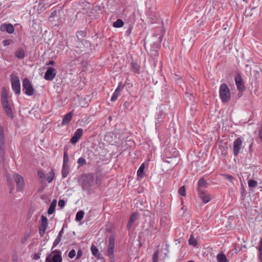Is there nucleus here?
<instances>
[{
    "label": "nucleus",
    "mask_w": 262,
    "mask_h": 262,
    "mask_svg": "<svg viewBox=\"0 0 262 262\" xmlns=\"http://www.w3.org/2000/svg\"><path fill=\"white\" fill-rule=\"evenodd\" d=\"M94 178V174L92 173L84 174L82 176L81 185L84 190H88L93 185Z\"/></svg>",
    "instance_id": "obj_1"
},
{
    "label": "nucleus",
    "mask_w": 262,
    "mask_h": 262,
    "mask_svg": "<svg viewBox=\"0 0 262 262\" xmlns=\"http://www.w3.org/2000/svg\"><path fill=\"white\" fill-rule=\"evenodd\" d=\"M219 95L223 103L228 102L231 97L230 90L226 83H222L220 87Z\"/></svg>",
    "instance_id": "obj_2"
},
{
    "label": "nucleus",
    "mask_w": 262,
    "mask_h": 262,
    "mask_svg": "<svg viewBox=\"0 0 262 262\" xmlns=\"http://www.w3.org/2000/svg\"><path fill=\"white\" fill-rule=\"evenodd\" d=\"M10 80L13 91L16 95L20 93V83L19 77L15 74L10 75Z\"/></svg>",
    "instance_id": "obj_3"
},
{
    "label": "nucleus",
    "mask_w": 262,
    "mask_h": 262,
    "mask_svg": "<svg viewBox=\"0 0 262 262\" xmlns=\"http://www.w3.org/2000/svg\"><path fill=\"white\" fill-rule=\"evenodd\" d=\"M62 260L61 253L58 250H53L46 258V262H62Z\"/></svg>",
    "instance_id": "obj_4"
},
{
    "label": "nucleus",
    "mask_w": 262,
    "mask_h": 262,
    "mask_svg": "<svg viewBox=\"0 0 262 262\" xmlns=\"http://www.w3.org/2000/svg\"><path fill=\"white\" fill-rule=\"evenodd\" d=\"M115 247V238L113 235L110 236L108 238V244L107 249V255L111 259H114V249Z\"/></svg>",
    "instance_id": "obj_5"
},
{
    "label": "nucleus",
    "mask_w": 262,
    "mask_h": 262,
    "mask_svg": "<svg viewBox=\"0 0 262 262\" xmlns=\"http://www.w3.org/2000/svg\"><path fill=\"white\" fill-rule=\"evenodd\" d=\"M23 90L25 91V93L28 96H32L34 94V90L28 78L23 80Z\"/></svg>",
    "instance_id": "obj_6"
},
{
    "label": "nucleus",
    "mask_w": 262,
    "mask_h": 262,
    "mask_svg": "<svg viewBox=\"0 0 262 262\" xmlns=\"http://www.w3.org/2000/svg\"><path fill=\"white\" fill-rule=\"evenodd\" d=\"M13 178L16 184L17 191H21L25 187L23 177L18 173H15L13 175Z\"/></svg>",
    "instance_id": "obj_7"
},
{
    "label": "nucleus",
    "mask_w": 262,
    "mask_h": 262,
    "mask_svg": "<svg viewBox=\"0 0 262 262\" xmlns=\"http://www.w3.org/2000/svg\"><path fill=\"white\" fill-rule=\"evenodd\" d=\"M243 140L241 138H237L233 143V154L236 157L241 152L242 148Z\"/></svg>",
    "instance_id": "obj_8"
},
{
    "label": "nucleus",
    "mask_w": 262,
    "mask_h": 262,
    "mask_svg": "<svg viewBox=\"0 0 262 262\" xmlns=\"http://www.w3.org/2000/svg\"><path fill=\"white\" fill-rule=\"evenodd\" d=\"M235 82L237 89L239 92H242L245 90V87L244 85V82L241 75L237 74L235 78Z\"/></svg>",
    "instance_id": "obj_9"
},
{
    "label": "nucleus",
    "mask_w": 262,
    "mask_h": 262,
    "mask_svg": "<svg viewBox=\"0 0 262 262\" xmlns=\"http://www.w3.org/2000/svg\"><path fill=\"white\" fill-rule=\"evenodd\" d=\"M55 69L53 68L50 67L48 68L44 76V78L47 80H52L56 76Z\"/></svg>",
    "instance_id": "obj_10"
},
{
    "label": "nucleus",
    "mask_w": 262,
    "mask_h": 262,
    "mask_svg": "<svg viewBox=\"0 0 262 262\" xmlns=\"http://www.w3.org/2000/svg\"><path fill=\"white\" fill-rule=\"evenodd\" d=\"M209 184L205 181L203 177L200 178L197 184V191H201L206 190L205 189L207 188Z\"/></svg>",
    "instance_id": "obj_11"
},
{
    "label": "nucleus",
    "mask_w": 262,
    "mask_h": 262,
    "mask_svg": "<svg viewBox=\"0 0 262 262\" xmlns=\"http://www.w3.org/2000/svg\"><path fill=\"white\" fill-rule=\"evenodd\" d=\"M198 193L199 198L204 203L206 204L210 201V194L207 190L198 191Z\"/></svg>",
    "instance_id": "obj_12"
},
{
    "label": "nucleus",
    "mask_w": 262,
    "mask_h": 262,
    "mask_svg": "<svg viewBox=\"0 0 262 262\" xmlns=\"http://www.w3.org/2000/svg\"><path fill=\"white\" fill-rule=\"evenodd\" d=\"M1 102L3 109L10 106L8 100V94L5 88H3L2 90L1 95Z\"/></svg>",
    "instance_id": "obj_13"
},
{
    "label": "nucleus",
    "mask_w": 262,
    "mask_h": 262,
    "mask_svg": "<svg viewBox=\"0 0 262 262\" xmlns=\"http://www.w3.org/2000/svg\"><path fill=\"white\" fill-rule=\"evenodd\" d=\"M83 135V129L82 128H78L74 133V136L70 140L72 144H76L78 141L80 139Z\"/></svg>",
    "instance_id": "obj_14"
},
{
    "label": "nucleus",
    "mask_w": 262,
    "mask_h": 262,
    "mask_svg": "<svg viewBox=\"0 0 262 262\" xmlns=\"http://www.w3.org/2000/svg\"><path fill=\"white\" fill-rule=\"evenodd\" d=\"M5 138L4 130L3 126H0V150L4 152L5 150Z\"/></svg>",
    "instance_id": "obj_15"
},
{
    "label": "nucleus",
    "mask_w": 262,
    "mask_h": 262,
    "mask_svg": "<svg viewBox=\"0 0 262 262\" xmlns=\"http://www.w3.org/2000/svg\"><path fill=\"white\" fill-rule=\"evenodd\" d=\"M124 87V85L122 84V82H120L116 89L115 90V92L113 94V95L111 97V100L112 102H114L116 101L118 99V97L120 94V92L123 90Z\"/></svg>",
    "instance_id": "obj_16"
},
{
    "label": "nucleus",
    "mask_w": 262,
    "mask_h": 262,
    "mask_svg": "<svg viewBox=\"0 0 262 262\" xmlns=\"http://www.w3.org/2000/svg\"><path fill=\"white\" fill-rule=\"evenodd\" d=\"M0 30L2 31H6L9 34H12L14 31V29L12 25L9 24H4L1 26Z\"/></svg>",
    "instance_id": "obj_17"
},
{
    "label": "nucleus",
    "mask_w": 262,
    "mask_h": 262,
    "mask_svg": "<svg viewBox=\"0 0 262 262\" xmlns=\"http://www.w3.org/2000/svg\"><path fill=\"white\" fill-rule=\"evenodd\" d=\"M15 55L18 59H24L26 56V51L22 48H19L15 52Z\"/></svg>",
    "instance_id": "obj_18"
},
{
    "label": "nucleus",
    "mask_w": 262,
    "mask_h": 262,
    "mask_svg": "<svg viewBox=\"0 0 262 262\" xmlns=\"http://www.w3.org/2000/svg\"><path fill=\"white\" fill-rule=\"evenodd\" d=\"M72 116H73V113L71 112L67 114L64 116V117L63 118L61 125L63 126V125L68 124L71 121Z\"/></svg>",
    "instance_id": "obj_19"
},
{
    "label": "nucleus",
    "mask_w": 262,
    "mask_h": 262,
    "mask_svg": "<svg viewBox=\"0 0 262 262\" xmlns=\"http://www.w3.org/2000/svg\"><path fill=\"white\" fill-rule=\"evenodd\" d=\"M137 213H134L130 216L129 220L127 225V229L129 230L132 228L135 221L137 219Z\"/></svg>",
    "instance_id": "obj_20"
},
{
    "label": "nucleus",
    "mask_w": 262,
    "mask_h": 262,
    "mask_svg": "<svg viewBox=\"0 0 262 262\" xmlns=\"http://www.w3.org/2000/svg\"><path fill=\"white\" fill-rule=\"evenodd\" d=\"M132 70L137 74L140 73V66L138 63L134 60H132L131 63Z\"/></svg>",
    "instance_id": "obj_21"
},
{
    "label": "nucleus",
    "mask_w": 262,
    "mask_h": 262,
    "mask_svg": "<svg viewBox=\"0 0 262 262\" xmlns=\"http://www.w3.org/2000/svg\"><path fill=\"white\" fill-rule=\"evenodd\" d=\"M68 149L67 147L63 148V164L64 165H69V158L68 154Z\"/></svg>",
    "instance_id": "obj_22"
},
{
    "label": "nucleus",
    "mask_w": 262,
    "mask_h": 262,
    "mask_svg": "<svg viewBox=\"0 0 262 262\" xmlns=\"http://www.w3.org/2000/svg\"><path fill=\"white\" fill-rule=\"evenodd\" d=\"M165 117V113L161 110L157 113L156 117V125L161 122V119L164 118Z\"/></svg>",
    "instance_id": "obj_23"
},
{
    "label": "nucleus",
    "mask_w": 262,
    "mask_h": 262,
    "mask_svg": "<svg viewBox=\"0 0 262 262\" xmlns=\"http://www.w3.org/2000/svg\"><path fill=\"white\" fill-rule=\"evenodd\" d=\"M91 250L92 254L97 258H100L101 255L98 249L94 245H92L91 247Z\"/></svg>",
    "instance_id": "obj_24"
},
{
    "label": "nucleus",
    "mask_w": 262,
    "mask_h": 262,
    "mask_svg": "<svg viewBox=\"0 0 262 262\" xmlns=\"http://www.w3.org/2000/svg\"><path fill=\"white\" fill-rule=\"evenodd\" d=\"M69 170H70L69 165H62V170H61L62 178H65L68 176V175L69 173Z\"/></svg>",
    "instance_id": "obj_25"
},
{
    "label": "nucleus",
    "mask_w": 262,
    "mask_h": 262,
    "mask_svg": "<svg viewBox=\"0 0 262 262\" xmlns=\"http://www.w3.org/2000/svg\"><path fill=\"white\" fill-rule=\"evenodd\" d=\"M216 259L218 262H228V260L226 255L222 253H220L216 256Z\"/></svg>",
    "instance_id": "obj_26"
},
{
    "label": "nucleus",
    "mask_w": 262,
    "mask_h": 262,
    "mask_svg": "<svg viewBox=\"0 0 262 262\" xmlns=\"http://www.w3.org/2000/svg\"><path fill=\"white\" fill-rule=\"evenodd\" d=\"M56 206V201L55 200H53L51 204L50 205L48 210V213L49 214H52L53 213L55 210V207Z\"/></svg>",
    "instance_id": "obj_27"
},
{
    "label": "nucleus",
    "mask_w": 262,
    "mask_h": 262,
    "mask_svg": "<svg viewBox=\"0 0 262 262\" xmlns=\"http://www.w3.org/2000/svg\"><path fill=\"white\" fill-rule=\"evenodd\" d=\"M145 168V164L142 163L140 167L139 168L138 170H137V176L139 177L140 178H142L144 174V169Z\"/></svg>",
    "instance_id": "obj_28"
},
{
    "label": "nucleus",
    "mask_w": 262,
    "mask_h": 262,
    "mask_svg": "<svg viewBox=\"0 0 262 262\" xmlns=\"http://www.w3.org/2000/svg\"><path fill=\"white\" fill-rule=\"evenodd\" d=\"M84 212L83 210L78 211L76 214L75 220L77 222L80 221L83 217Z\"/></svg>",
    "instance_id": "obj_29"
},
{
    "label": "nucleus",
    "mask_w": 262,
    "mask_h": 262,
    "mask_svg": "<svg viewBox=\"0 0 262 262\" xmlns=\"http://www.w3.org/2000/svg\"><path fill=\"white\" fill-rule=\"evenodd\" d=\"M5 113H6L7 115L10 118L12 119L13 118V112L11 109V106H9L8 107H6L5 108H4Z\"/></svg>",
    "instance_id": "obj_30"
},
{
    "label": "nucleus",
    "mask_w": 262,
    "mask_h": 262,
    "mask_svg": "<svg viewBox=\"0 0 262 262\" xmlns=\"http://www.w3.org/2000/svg\"><path fill=\"white\" fill-rule=\"evenodd\" d=\"M188 243L189 245L193 246H195L198 244L197 241L195 239L193 234H191L190 238L188 240Z\"/></svg>",
    "instance_id": "obj_31"
},
{
    "label": "nucleus",
    "mask_w": 262,
    "mask_h": 262,
    "mask_svg": "<svg viewBox=\"0 0 262 262\" xmlns=\"http://www.w3.org/2000/svg\"><path fill=\"white\" fill-rule=\"evenodd\" d=\"M124 25V22L121 19H118L113 23V27L115 28H120Z\"/></svg>",
    "instance_id": "obj_32"
},
{
    "label": "nucleus",
    "mask_w": 262,
    "mask_h": 262,
    "mask_svg": "<svg viewBox=\"0 0 262 262\" xmlns=\"http://www.w3.org/2000/svg\"><path fill=\"white\" fill-rule=\"evenodd\" d=\"M78 168H79L81 166L86 164V160L83 158L80 157L77 160Z\"/></svg>",
    "instance_id": "obj_33"
},
{
    "label": "nucleus",
    "mask_w": 262,
    "mask_h": 262,
    "mask_svg": "<svg viewBox=\"0 0 262 262\" xmlns=\"http://www.w3.org/2000/svg\"><path fill=\"white\" fill-rule=\"evenodd\" d=\"M41 223L40 226L47 227L48 226V219L47 217L41 215Z\"/></svg>",
    "instance_id": "obj_34"
},
{
    "label": "nucleus",
    "mask_w": 262,
    "mask_h": 262,
    "mask_svg": "<svg viewBox=\"0 0 262 262\" xmlns=\"http://www.w3.org/2000/svg\"><path fill=\"white\" fill-rule=\"evenodd\" d=\"M54 178V172L53 170L49 172V176L47 178V180L49 183H51Z\"/></svg>",
    "instance_id": "obj_35"
},
{
    "label": "nucleus",
    "mask_w": 262,
    "mask_h": 262,
    "mask_svg": "<svg viewBox=\"0 0 262 262\" xmlns=\"http://www.w3.org/2000/svg\"><path fill=\"white\" fill-rule=\"evenodd\" d=\"M86 35V32L84 31H78L76 33V36L79 39H82Z\"/></svg>",
    "instance_id": "obj_36"
},
{
    "label": "nucleus",
    "mask_w": 262,
    "mask_h": 262,
    "mask_svg": "<svg viewBox=\"0 0 262 262\" xmlns=\"http://www.w3.org/2000/svg\"><path fill=\"white\" fill-rule=\"evenodd\" d=\"M248 184L250 187H256L257 185V182L254 180H250L248 181Z\"/></svg>",
    "instance_id": "obj_37"
},
{
    "label": "nucleus",
    "mask_w": 262,
    "mask_h": 262,
    "mask_svg": "<svg viewBox=\"0 0 262 262\" xmlns=\"http://www.w3.org/2000/svg\"><path fill=\"white\" fill-rule=\"evenodd\" d=\"M159 251L158 250H156L152 255V262H158L159 257Z\"/></svg>",
    "instance_id": "obj_38"
},
{
    "label": "nucleus",
    "mask_w": 262,
    "mask_h": 262,
    "mask_svg": "<svg viewBox=\"0 0 262 262\" xmlns=\"http://www.w3.org/2000/svg\"><path fill=\"white\" fill-rule=\"evenodd\" d=\"M178 192L180 195L182 196H185L186 195V191H185V187L184 186H183L181 187L178 190Z\"/></svg>",
    "instance_id": "obj_39"
},
{
    "label": "nucleus",
    "mask_w": 262,
    "mask_h": 262,
    "mask_svg": "<svg viewBox=\"0 0 262 262\" xmlns=\"http://www.w3.org/2000/svg\"><path fill=\"white\" fill-rule=\"evenodd\" d=\"M76 256V251L74 249H72V250H71L69 254H68V256L70 258H74L75 256Z\"/></svg>",
    "instance_id": "obj_40"
},
{
    "label": "nucleus",
    "mask_w": 262,
    "mask_h": 262,
    "mask_svg": "<svg viewBox=\"0 0 262 262\" xmlns=\"http://www.w3.org/2000/svg\"><path fill=\"white\" fill-rule=\"evenodd\" d=\"M37 176L40 179H45L46 176L45 173L42 170H38L37 172Z\"/></svg>",
    "instance_id": "obj_41"
},
{
    "label": "nucleus",
    "mask_w": 262,
    "mask_h": 262,
    "mask_svg": "<svg viewBox=\"0 0 262 262\" xmlns=\"http://www.w3.org/2000/svg\"><path fill=\"white\" fill-rule=\"evenodd\" d=\"M60 241H61L60 239H59L56 237V238L55 239V240L54 241V242L53 243V246L52 248V250H53V249L59 243Z\"/></svg>",
    "instance_id": "obj_42"
},
{
    "label": "nucleus",
    "mask_w": 262,
    "mask_h": 262,
    "mask_svg": "<svg viewBox=\"0 0 262 262\" xmlns=\"http://www.w3.org/2000/svg\"><path fill=\"white\" fill-rule=\"evenodd\" d=\"M83 252L81 249H79L77 251V253L76 255V259H79L80 258L82 255Z\"/></svg>",
    "instance_id": "obj_43"
},
{
    "label": "nucleus",
    "mask_w": 262,
    "mask_h": 262,
    "mask_svg": "<svg viewBox=\"0 0 262 262\" xmlns=\"http://www.w3.org/2000/svg\"><path fill=\"white\" fill-rule=\"evenodd\" d=\"M225 177L230 182H232L234 180V177L231 175L225 174Z\"/></svg>",
    "instance_id": "obj_44"
},
{
    "label": "nucleus",
    "mask_w": 262,
    "mask_h": 262,
    "mask_svg": "<svg viewBox=\"0 0 262 262\" xmlns=\"http://www.w3.org/2000/svg\"><path fill=\"white\" fill-rule=\"evenodd\" d=\"M58 206H60L61 208L64 207V206H65V202H64V201L63 200H60L58 201Z\"/></svg>",
    "instance_id": "obj_45"
},
{
    "label": "nucleus",
    "mask_w": 262,
    "mask_h": 262,
    "mask_svg": "<svg viewBox=\"0 0 262 262\" xmlns=\"http://www.w3.org/2000/svg\"><path fill=\"white\" fill-rule=\"evenodd\" d=\"M258 138L259 140L262 142V126L258 131Z\"/></svg>",
    "instance_id": "obj_46"
},
{
    "label": "nucleus",
    "mask_w": 262,
    "mask_h": 262,
    "mask_svg": "<svg viewBox=\"0 0 262 262\" xmlns=\"http://www.w3.org/2000/svg\"><path fill=\"white\" fill-rule=\"evenodd\" d=\"M47 227L42 226H39V230H45L46 231L47 230Z\"/></svg>",
    "instance_id": "obj_47"
},
{
    "label": "nucleus",
    "mask_w": 262,
    "mask_h": 262,
    "mask_svg": "<svg viewBox=\"0 0 262 262\" xmlns=\"http://www.w3.org/2000/svg\"><path fill=\"white\" fill-rule=\"evenodd\" d=\"M46 231L45 230H39V233L40 236H43L45 234Z\"/></svg>",
    "instance_id": "obj_48"
},
{
    "label": "nucleus",
    "mask_w": 262,
    "mask_h": 262,
    "mask_svg": "<svg viewBox=\"0 0 262 262\" xmlns=\"http://www.w3.org/2000/svg\"><path fill=\"white\" fill-rule=\"evenodd\" d=\"M55 63L54 61L50 60L48 63H46V65H54Z\"/></svg>",
    "instance_id": "obj_49"
},
{
    "label": "nucleus",
    "mask_w": 262,
    "mask_h": 262,
    "mask_svg": "<svg viewBox=\"0 0 262 262\" xmlns=\"http://www.w3.org/2000/svg\"><path fill=\"white\" fill-rule=\"evenodd\" d=\"M8 42H9V40H3V44L5 46H7L9 45V43H8Z\"/></svg>",
    "instance_id": "obj_50"
},
{
    "label": "nucleus",
    "mask_w": 262,
    "mask_h": 262,
    "mask_svg": "<svg viewBox=\"0 0 262 262\" xmlns=\"http://www.w3.org/2000/svg\"><path fill=\"white\" fill-rule=\"evenodd\" d=\"M39 256L38 255V254H34V259H38L39 258Z\"/></svg>",
    "instance_id": "obj_51"
},
{
    "label": "nucleus",
    "mask_w": 262,
    "mask_h": 262,
    "mask_svg": "<svg viewBox=\"0 0 262 262\" xmlns=\"http://www.w3.org/2000/svg\"><path fill=\"white\" fill-rule=\"evenodd\" d=\"M62 235H61V234L59 233L57 238H59V239H61V237L62 236Z\"/></svg>",
    "instance_id": "obj_52"
},
{
    "label": "nucleus",
    "mask_w": 262,
    "mask_h": 262,
    "mask_svg": "<svg viewBox=\"0 0 262 262\" xmlns=\"http://www.w3.org/2000/svg\"><path fill=\"white\" fill-rule=\"evenodd\" d=\"M59 233H60L61 235H62V234L63 233V228L60 231Z\"/></svg>",
    "instance_id": "obj_53"
},
{
    "label": "nucleus",
    "mask_w": 262,
    "mask_h": 262,
    "mask_svg": "<svg viewBox=\"0 0 262 262\" xmlns=\"http://www.w3.org/2000/svg\"><path fill=\"white\" fill-rule=\"evenodd\" d=\"M54 13H56L55 11L51 13L50 17H53L54 16Z\"/></svg>",
    "instance_id": "obj_54"
},
{
    "label": "nucleus",
    "mask_w": 262,
    "mask_h": 262,
    "mask_svg": "<svg viewBox=\"0 0 262 262\" xmlns=\"http://www.w3.org/2000/svg\"><path fill=\"white\" fill-rule=\"evenodd\" d=\"M155 52H156V55H158V54L157 51H156Z\"/></svg>",
    "instance_id": "obj_55"
},
{
    "label": "nucleus",
    "mask_w": 262,
    "mask_h": 262,
    "mask_svg": "<svg viewBox=\"0 0 262 262\" xmlns=\"http://www.w3.org/2000/svg\"><path fill=\"white\" fill-rule=\"evenodd\" d=\"M187 262H194L193 260H189Z\"/></svg>",
    "instance_id": "obj_56"
},
{
    "label": "nucleus",
    "mask_w": 262,
    "mask_h": 262,
    "mask_svg": "<svg viewBox=\"0 0 262 262\" xmlns=\"http://www.w3.org/2000/svg\"><path fill=\"white\" fill-rule=\"evenodd\" d=\"M252 148V144L250 145V149Z\"/></svg>",
    "instance_id": "obj_57"
},
{
    "label": "nucleus",
    "mask_w": 262,
    "mask_h": 262,
    "mask_svg": "<svg viewBox=\"0 0 262 262\" xmlns=\"http://www.w3.org/2000/svg\"><path fill=\"white\" fill-rule=\"evenodd\" d=\"M162 38V36H160V39L161 40Z\"/></svg>",
    "instance_id": "obj_58"
}]
</instances>
